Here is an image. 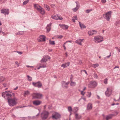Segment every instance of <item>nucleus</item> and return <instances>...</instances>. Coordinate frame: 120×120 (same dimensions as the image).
<instances>
[{
    "instance_id": "35",
    "label": "nucleus",
    "mask_w": 120,
    "mask_h": 120,
    "mask_svg": "<svg viewBox=\"0 0 120 120\" xmlns=\"http://www.w3.org/2000/svg\"><path fill=\"white\" fill-rule=\"evenodd\" d=\"M27 80L29 81H30L32 80V78L30 76L28 75L27 76Z\"/></svg>"
},
{
    "instance_id": "29",
    "label": "nucleus",
    "mask_w": 120,
    "mask_h": 120,
    "mask_svg": "<svg viewBox=\"0 0 120 120\" xmlns=\"http://www.w3.org/2000/svg\"><path fill=\"white\" fill-rule=\"evenodd\" d=\"M79 22L80 27L81 29H83L86 28V26H85V25L84 24L82 23H81V22Z\"/></svg>"
},
{
    "instance_id": "2",
    "label": "nucleus",
    "mask_w": 120,
    "mask_h": 120,
    "mask_svg": "<svg viewBox=\"0 0 120 120\" xmlns=\"http://www.w3.org/2000/svg\"><path fill=\"white\" fill-rule=\"evenodd\" d=\"M9 105L10 106H14L17 103V100L15 98L8 99Z\"/></svg>"
},
{
    "instance_id": "42",
    "label": "nucleus",
    "mask_w": 120,
    "mask_h": 120,
    "mask_svg": "<svg viewBox=\"0 0 120 120\" xmlns=\"http://www.w3.org/2000/svg\"><path fill=\"white\" fill-rule=\"evenodd\" d=\"M81 94L84 95L85 94V92H84L83 91H80Z\"/></svg>"
},
{
    "instance_id": "40",
    "label": "nucleus",
    "mask_w": 120,
    "mask_h": 120,
    "mask_svg": "<svg viewBox=\"0 0 120 120\" xmlns=\"http://www.w3.org/2000/svg\"><path fill=\"white\" fill-rule=\"evenodd\" d=\"M57 38H58L61 39L63 37V36L61 35H58L56 36Z\"/></svg>"
},
{
    "instance_id": "33",
    "label": "nucleus",
    "mask_w": 120,
    "mask_h": 120,
    "mask_svg": "<svg viewBox=\"0 0 120 120\" xmlns=\"http://www.w3.org/2000/svg\"><path fill=\"white\" fill-rule=\"evenodd\" d=\"M77 20V16H75L73 17L72 18V21L74 22H75V20Z\"/></svg>"
},
{
    "instance_id": "64",
    "label": "nucleus",
    "mask_w": 120,
    "mask_h": 120,
    "mask_svg": "<svg viewBox=\"0 0 120 120\" xmlns=\"http://www.w3.org/2000/svg\"><path fill=\"white\" fill-rule=\"evenodd\" d=\"M90 119L89 118H87L86 120H89Z\"/></svg>"
},
{
    "instance_id": "25",
    "label": "nucleus",
    "mask_w": 120,
    "mask_h": 120,
    "mask_svg": "<svg viewBox=\"0 0 120 120\" xmlns=\"http://www.w3.org/2000/svg\"><path fill=\"white\" fill-rule=\"evenodd\" d=\"M38 11L42 15H43L45 14V10L42 7L40 8Z\"/></svg>"
},
{
    "instance_id": "48",
    "label": "nucleus",
    "mask_w": 120,
    "mask_h": 120,
    "mask_svg": "<svg viewBox=\"0 0 120 120\" xmlns=\"http://www.w3.org/2000/svg\"><path fill=\"white\" fill-rule=\"evenodd\" d=\"M98 77V75H97V74H95L94 75V77L95 78H97Z\"/></svg>"
},
{
    "instance_id": "43",
    "label": "nucleus",
    "mask_w": 120,
    "mask_h": 120,
    "mask_svg": "<svg viewBox=\"0 0 120 120\" xmlns=\"http://www.w3.org/2000/svg\"><path fill=\"white\" fill-rule=\"evenodd\" d=\"M101 2L102 4H105L106 2V0H101Z\"/></svg>"
},
{
    "instance_id": "54",
    "label": "nucleus",
    "mask_w": 120,
    "mask_h": 120,
    "mask_svg": "<svg viewBox=\"0 0 120 120\" xmlns=\"http://www.w3.org/2000/svg\"><path fill=\"white\" fill-rule=\"evenodd\" d=\"M52 51V49H49V52H51Z\"/></svg>"
},
{
    "instance_id": "37",
    "label": "nucleus",
    "mask_w": 120,
    "mask_h": 120,
    "mask_svg": "<svg viewBox=\"0 0 120 120\" xmlns=\"http://www.w3.org/2000/svg\"><path fill=\"white\" fill-rule=\"evenodd\" d=\"M99 66V65L98 64H94L92 65L93 67L94 68L98 67Z\"/></svg>"
},
{
    "instance_id": "50",
    "label": "nucleus",
    "mask_w": 120,
    "mask_h": 120,
    "mask_svg": "<svg viewBox=\"0 0 120 120\" xmlns=\"http://www.w3.org/2000/svg\"><path fill=\"white\" fill-rule=\"evenodd\" d=\"M107 82V79H105L104 82Z\"/></svg>"
},
{
    "instance_id": "8",
    "label": "nucleus",
    "mask_w": 120,
    "mask_h": 120,
    "mask_svg": "<svg viewBox=\"0 0 120 120\" xmlns=\"http://www.w3.org/2000/svg\"><path fill=\"white\" fill-rule=\"evenodd\" d=\"M118 114V112H115V113L114 114H110L108 116H103V118L105 119H106V120H108L109 119H110L112 117L114 116H115L116 115Z\"/></svg>"
},
{
    "instance_id": "51",
    "label": "nucleus",
    "mask_w": 120,
    "mask_h": 120,
    "mask_svg": "<svg viewBox=\"0 0 120 120\" xmlns=\"http://www.w3.org/2000/svg\"><path fill=\"white\" fill-rule=\"evenodd\" d=\"M17 52L20 54H21L22 53V52H20L18 51Z\"/></svg>"
},
{
    "instance_id": "17",
    "label": "nucleus",
    "mask_w": 120,
    "mask_h": 120,
    "mask_svg": "<svg viewBox=\"0 0 120 120\" xmlns=\"http://www.w3.org/2000/svg\"><path fill=\"white\" fill-rule=\"evenodd\" d=\"M75 3L76 4V7L72 9L74 12H76L79 9V7L80 5L77 3V2H75Z\"/></svg>"
},
{
    "instance_id": "27",
    "label": "nucleus",
    "mask_w": 120,
    "mask_h": 120,
    "mask_svg": "<svg viewBox=\"0 0 120 120\" xmlns=\"http://www.w3.org/2000/svg\"><path fill=\"white\" fill-rule=\"evenodd\" d=\"M75 117L76 120H78L81 118V116L80 115L76 113L75 114Z\"/></svg>"
},
{
    "instance_id": "20",
    "label": "nucleus",
    "mask_w": 120,
    "mask_h": 120,
    "mask_svg": "<svg viewBox=\"0 0 120 120\" xmlns=\"http://www.w3.org/2000/svg\"><path fill=\"white\" fill-rule=\"evenodd\" d=\"M32 84L34 86L38 87H40L42 85L41 83H32Z\"/></svg>"
},
{
    "instance_id": "41",
    "label": "nucleus",
    "mask_w": 120,
    "mask_h": 120,
    "mask_svg": "<svg viewBox=\"0 0 120 120\" xmlns=\"http://www.w3.org/2000/svg\"><path fill=\"white\" fill-rule=\"evenodd\" d=\"M74 110L75 112H76L78 110V108L77 107H75L74 108Z\"/></svg>"
},
{
    "instance_id": "7",
    "label": "nucleus",
    "mask_w": 120,
    "mask_h": 120,
    "mask_svg": "<svg viewBox=\"0 0 120 120\" xmlns=\"http://www.w3.org/2000/svg\"><path fill=\"white\" fill-rule=\"evenodd\" d=\"M46 38L45 36L41 35L38 37L37 40L38 42L44 41H46Z\"/></svg>"
},
{
    "instance_id": "13",
    "label": "nucleus",
    "mask_w": 120,
    "mask_h": 120,
    "mask_svg": "<svg viewBox=\"0 0 120 120\" xmlns=\"http://www.w3.org/2000/svg\"><path fill=\"white\" fill-rule=\"evenodd\" d=\"M97 33V31L95 30H90L88 32V34L89 36L92 35Z\"/></svg>"
},
{
    "instance_id": "4",
    "label": "nucleus",
    "mask_w": 120,
    "mask_h": 120,
    "mask_svg": "<svg viewBox=\"0 0 120 120\" xmlns=\"http://www.w3.org/2000/svg\"><path fill=\"white\" fill-rule=\"evenodd\" d=\"M49 115V112L46 111H44L41 114V117L42 119L45 120L48 118Z\"/></svg>"
},
{
    "instance_id": "22",
    "label": "nucleus",
    "mask_w": 120,
    "mask_h": 120,
    "mask_svg": "<svg viewBox=\"0 0 120 120\" xmlns=\"http://www.w3.org/2000/svg\"><path fill=\"white\" fill-rule=\"evenodd\" d=\"M34 8L36 9L38 11L41 7L38 5V4H34Z\"/></svg>"
},
{
    "instance_id": "46",
    "label": "nucleus",
    "mask_w": 120,
    "mask_h": 120,
    "mask_svg": "<svg viewBox=\"0 0 120 120\" xmlns=\"http://www.w3.org/2000/svg\"><path fill=\"white\" fill-rule=\"evenodd\" d=\"M15 64H16L17 65L18 67H19V64L17 61L15 62Z\"/></svg>"
},
{
    "instance_id": "21",
    "label": "nucleus",
    "mask_w": 120,
    "mask_h": 120,
    "mask_svg": "<svg viewBox=\"0 0 120 120\" xmlns=\"http://www.w3.org/2000/svg\"><path fill=\"white\" fill-rule=\"evenodd\" d=\"M41 103V101L39 100H36L33 101V104L35 105H40Z\"/></svg>"
},
{
    "instance_id": "3",
    "label": "nucleus",
    "mask_w": 120,
    "mask_h": 120,
    "mask_svg": "<svg viewBox=\"0 0 120 120\" xmlns=\"http://www.w3.org/2000/svg\"><path fill=\"white\" fill-rule=\"evenodd\" d=\"M112 12L111 11H108L106 13L104 14L103 16L104 18L108 21L110 20Z\"/></svg>"
},
{
    "instance_id": "45",
    "label": "nucleus",
    "mask_w": 120,
    "mask_h": 120,
    "mask_svg": "<svg viewBox=\"0 0 120 120\" xmlns=\"http://www.w3.org/2000/svg\"><path fill=\"white\" fill-rule=\"evenodd\" d=\"M70 85L71 86H75V83H71Z\"/></svg>"
},
{
    "instance_id": "47",
    "label": "nucleus",
    "mask_w": 120,
    "mask_h": 120,
    "mask_svg": "<svg viewBox=\"0 0 120 120\" xmlns=\"http://www.w3.org/2000/svg\"><path fill=\"white\" fill-rule=\"evenodd\" d=\"M51 7L52 8H54L55 7V5L54 4H52L51 5Z\"/></svg>"
},
{
    "instance_id": "16",
    "label": "nucleus",
    "mask_w": 120,
    "mask_h": 120,
    "mask_svg": "<svg viewBox=\"0 0 120 120\" xmlns=\"http://www.w3.org/2000/svg\"><path fill=\"white\" fill-rule=\"evenodd\" d=\"M59 25L61 28L64 30L68 29L69 27L68 25L64 24L61 25L59 24Z\"/></svg>"
},
{
    "instance_id": "18",
    "label": "nucleus",
    "mask_w": 120,
    "mask_h": 120,
    "mask_svg": "<svg viewBox=\"0 0 120 120\" xmlns=\"http://www.w3.org/2000/svg\"><path fill=\"white\" fill-rule=\"evenodd\" d=\"M70 63L69 62L63 64L61 65V67L64 69L67 67L68 66L70 65Z\"/></svg>"
},
{
    "instance_id": "44",
    "label": "nucleus",
    "mask_w": 120,
    "mask_h": 120,
    "mask_svg": "<svg viewBox=\"0 0 120 120\" xmlns=\"http://www.w3.org/2000/svg\"><path fill=\"white\" fill-rule=\"evenodd\" d=\"M91 11H92L91 10H87L86 11V12L87 13H89Z\"/></svg>"
},
{
    "instance_id": "19",
    "label": "nucleus",
    "mask_w": 120,
    "mask_h": 120,
    "mask_svg": "<svg viewBox=\"0 0 120 120\" xmlns=\"http://www.w3.org/2000/svg\"><path fill=\"white\" fill-rule=\"evenodd\" d=\"M83 39H79L76 40L75 41V42L80 45H82L81 43L83 41Z\"/></svg>"
},
{
    "instance_id": "28",
    "label": "nucleus",
    "mask_w": 120,
    "mask_h": 120,
    "mask_svg": "<svg viewBox=\"0 0 120 120\" xmlns=\"http://www.w3.org/2000/svg\"><path fill=\"white\" fill-rule=\"evenodd\" d=\"M6 79L4 77L0 75V82H4Z\"/></svg>"
},
{
    "instance_id": "52",
    "label": "nucleus",
    "mask_w": 120,
    "mask_h": 120,
    "mask_svg": "<svg viewBox=\"0 0 120 120\" xmlns=\"http://www.w3.org/2000/svg\"><path fill=\"white\" fill-rule=\"evenodd\" d=\"M65 55L66 57L67 56H68V53L67 52H66L65 53Z\"/></svg>"
},
{
    "instance_id": "5",
    "label": "nucleus",
    "mask_w": 120,
    "mask_h": 120,
    "mask_svg": "<svg viewBox=\"0 0 120 120\" xmlns=\"http://www.w3.org/2000/svg\"><path fill=\"white\" fill-rule=\"evenodd\" d=\"M50 57L49 56L47 55L44 56L43 58L40 61V62L41 63L42 62L46 63L48 61V60H50Z\"/></svg>"
},
{
    "instance_id": "6",
    "label": "nucleus",
    "mask_w": 120,
    "mask_h": 120,
    "mask_svg": "<svg viewBox=\"0 0 120 120\" xmlns=\"http://www.w3.org/2000/svg\"><path fill=\"white\" fill-rule=\"evenodd\" d=\"M33 97L34 98H40L42 97L41 94L38 93H34L32 94Z\"/></svg>"
},
{
    "instance_id": "32",
    "label": "nucleus",
    "mask_w": 120,
    "mask_h": 120,
    "mask_svg": "<svg viewBox=\"0 0 120 120\" xmlns=\"http://www.w3.org/2000/svg\"><path fill=\"white\" fill-rule=\"evenodd\" d=\"M44 7L46 8V10L48 11H49L50 10V8L46 4H44Z\"/></svg>"
},
{
    "instance_id": "36",
    "label": "nucleus",
    "mask_w": 120,
    "mask_h": 120,
    "mask_svg": "<svg viewBox=\"0 0 120 120\" xmlns=\"http://www.w3.org/2000/svg\"><path fill=\"white\" fill-rule=\"evenodd\" d=\"M87 96L88 98H90L91 95V92H87Z\"/></svg>"
},
{
    "instance_id": "53",
    "label": "nucleus",
    "mask_w": 120,
    "mask_h": 120,
    "mask_svg": "<svg viewBox=\"0 0 120 120\" xmlns=\"http://www.w3.org/2000/svg\"><path fill=\"white\" fill-rule=\"evenodd\" d=\"M63 47H64V49L65 50H66V47L65 45H63Z\"/></svg>"
},
{
    "instance_id": "15",
    "label": "nucleus",
    "mask_w": 120,
    "mask_h": 120,
    "mask_svg": "<svg viewBox=\"0 0 120 120\" xmlns=\"http://www.w3.org/2000/svg\"><path fill=\"white\" fill-rule=\"evenodd\" d=\"M1 12L5 15H8L9 13V10L8 9H3L1 10Z\"/></svg>"
},
{
    "instance_id": "34",
    "label": "nucleus",
    "mask_w": 120,
    "mask_h": 120,
    "mask_svg": "<svg viewBox=\"0 0 120 120\" xmlns=\"http://www.w3.org/2000/svg\"><path fill=\"white\" fill-rule=\"evenodd\" d=\"M68 111L70 112V114H71L72 111V108L71 106H69L68 107Z\"/></svg>"
},
{
    "instance_id": "38",
    "label": "nucleus",
    "mask_w": 120,
    "mask_h": 120,
    "mask_svg": "<svg viewBox=\"0 0 120 120\" xmlns=\"http://www.w3.org/2000/svg\"><path fill=\"white\" fill-rule=\"evenodd\" d=\"M29 94L30 93L28 91H26L25 92L24 95L25 96L26 95Z\"/></svg>"
},
{
    "instance_id": "14",
    "label": "nucleus",
    "mask_w": 120,
    "mask_h": 120,
    "mask_svg": "<svg viewBox=\"0 0 120 120\" xmlns=\"http://www.w3.org/2000/svg\"><path fill=\"white\" fill-rule=\"evenodd\" d=\"M43 63H41V64H40V66L37 68L38 69H39L41 68H45L46 67V64Z\"/></svg>"
},
{
    "instance_id": "10",
    "label": "nucleus",
    "mask_w": 120,
    "mask_h": 120,
    "mask_svg": "<svg viewBox=\"0 0 120 120\" xmlns=\"http://www.w3.org/2000/svg\"><path fill=\"white\" fill-rule=\"evenodd\" d=\"M52 18L56 20H62L63 19L62 17L57 15H52L51 16Z\"/></svg>"
},
{
    "instance_id": "55",
    "label": "nucleus",
    "mask_w": 120,
    "mask_h": 120,
    "mask_svg": "<svg viewBox=\"0 0 120 120\" xmlns=\"http://www.w3.org/2000/svg\"><path fill=\"white\" fill-rule=\"evenodd\" d=\"M69 42L70 43H71L72 42V41H66V42Z\"/></svg>"
},
{
    "instance_id": "57",
    "label": "nucleus",
    "mask_w": 120,
    "mask_h": 120,
    "mask_svg": "<svg viewBox=\"0 0 120 120\" xmlns=\"http://www.w3.org/2000/svg\"><path fill=\"white\" fill-rule=\"evenodd\" d=\"M119 68V67H118V66H116L114 68V69H115V68Z\"/></svg>"
},
{
    "instance_id": "56",
    "label": "nucleus",
    "mask_w": 120,
    "mask_h": 120,
    "mask_svg": "<svg viewBox=\"0 0 120 120\" xmlns=\"http://www.w3.org/2000/svg\"><path fill=\"white\" fill-rule=\"evenodd\" d=\"M18 88V87L17 86L15 88H14V90H16Z\"/></svg>"
},
{
    "instance_id": "1",
    "label": "nucleus",
    "mask_w": 120,
    "mask_h": 120,
    "mask_svg": "<svg viewBox=\"0 0 120 120\" xmlns=\"http://www.w3.org/2000/svg\"><path fill=\"white\" fill-rule=\"evenodd\" d=\"M103 38L101 36H95L94 38V41L96 43H99L103 41Z\"/></svg>"
},
{
    "instance_id": "30",
    "label": "nucleus",
    "mask_w": 120,
    "mask_h": 120,
    "mask_svg": "<svg viewBox=\"0 0 120 120\" xmlns=\"http://www.w3.org/2000/svg\"><path fill=\"white\" fill-rule=\"evenodd\" d=\"M49 43L50 45H55V43L54 41H51V39H50L49 40Z\"/></svg>"
},
{
    "instance_id": "62",
    "label": "nucleus",
    "mask_w": 120,
    "mask_h": 120,
    "mask_svg": "<svg viewBox=\"0 0 120 120\" xmlns=\"http://www.w3.org/2000/svg\"><path fill=\"white\" fill-rule=\"evenodd\" d=\"M46 105H45L44 106V108L45 109V108H46Z\"/></svg>"
},
{
    "instance_id": "49",
    "label": "nucleus",
    "mask_w": 120,
    "mask_h": 120,
    "mask_svg": "<svg viewBox=\"0 0 120 120\" xmlns=\"http://www.w3.org/2000/svg\"><path fill=\"white\" fill-rule=\"evenodd\" d=\"M118 104H119L118 103H116V104H115V103H113L112 104H111V105L113 106V105H118Z\"/></svg>"
},
{
    "instance_id": "23",
    "label": "nucleus",
    "mask_w": 120,
    "mask_h": 120,
    "mask_svg": "<svg viewBox=\"0 0 120 120\" xmlns=\"http://www.w3.org/2000/svg\"><path fill=\"white\" fill-rule=\"evenodd\" d=\"M92 104L89 103L87 105V109L88 110H90L92 109Z\"/></svg>"
},
{
    "instance_id": "39",
    "label": "nucleus",
    "mask_w": 120,
    "mask_h": 120,
    "mask_svg": "<svg viewBox=\"0 0 120 120\" xmlns=\"http://www.w3.org/2000/svg\"><path fill=\"white\" fill-rule=\"evenodd\" d=\"M29 1V0H26L24 1L23 3V5H26L27 4Z\"/></svg>"
},
{
    "instance_id": "63",
    "label": "nucleus",
    "mask_w": 120,
    "mask_h": 120,
    "mask_svg": "<svg viewBox=\"0 0 120 120\" xmlns=\"http://www.w3.org/2000/svg\"><path fill=\"white\" fill-rule=\"evenodd\" d=\"M110 56V55L109 56H107V57L108 58H109Z\"/></svg>"
},
{
    "instance_id": "12",
    "label": "nucleus",
    "mask_w": 120,
    "mask_h": 120,
    "mask_svg": "<svg viewBox=\"0 0 120 120\" xmlns=\"http://www.w3.org/2000/svg\"><path fill=\"white\" fill-rule=\"evenodd\" d=\"M112 90L109 88H108L107 90L105 92V94L106 96L109 97L111 94Z\"/></svg>"
},
{
    "instance_id": "60",
    "label": "nucleus",
    "mask_w": 120,
    "mask_h": 120,
    "mask_svg": "<svg viewBox=\"0 0 120 120\" xmlns=\"http://www.w3.org/2000/svg\"><path fill=\"white\" fill-rule=\"evenodd\" d=\"M2 31L1 28L0 27V33Z\"/></svg>"
},
{
    "instance_id": "9",
    "label": "nucleus",
    "mask_w": 120,
    "mask_h": 120,
    "mask_svg": "<svg viewBox=\"0 0 120 120\" xmlns=\"http://www.w3.org/2000/svg\"><path fill=\"white\" fill-rule=\"evenodd\" d=\"M60 117V115L56 112H54L52 115V118L53 119H57Z\"/></svg>"
},
{
    "instance_id": "11",
    "label": "nucleus",
    "mask_w": 120,
    "mask_h": 120,
    "mask_svg": "<svg viewBox=\"0 0 120 120\" xmlns=\"http://www.w3.org/2000/svg\"><path fill=\"white\" fill-rule=\"evenodd\" d=\"M2 96L4 98L5 96H6L8 98L11 97V94L10 92L6 91L2 93Z\"/></svg>"
},
{
    "instance_id": "61",
    "label": "nucleus",
    "mask_w": 120,
    "mask_h": 120,
    "mask_svg": "<svg viewBox=\"0 0 120 120\" xmlns=\"http://www.w3.org/2000/svg\"><path fill=\"white\" fill-rule=\"evenodd\" d=\"M117 50L119 52H120V49H118Z\"/></svg>"
},
{
    "instance_id": "59",
    "label": "nucleus",
    "mask_w": 120,
    "mask_h": 120,
    "mask_svg": "<svg viewBox=\"0 0 120 120\" xmlns=\"http://www.w3.org/2000/svg\"><path fill=\"white\" fill-rule=\"evenodd\" d=\"M86 89V87H84L83 90V91H84Z\"/></svg>"
},
{
    "instance_id": "26",
    "label": "nucleus",
    "mask_w": 120,
    "mask_h": 120,
    "mask_svg": "<svg viewBox=\"0 0 120 120\" xmlns=\"http://www.w3.org/2000/svg\"><path fill=\"white\" fill-rule=\"evenodd\" d=\"M51 23H50L47 25L46 27L47 31V32H49L51 29Z\"/></svg>"
},
{
    "instance_id": "58",
    "label": "nucleus",
    "mask_w": 120,
    "mask_h": 120,
    "mask_svg": "<svg viewBox=\"0 0 120 120\" xmlns=\"http://www.w3.org/2000/svg\"><path fill=\"white\" fill-rule=\"evenodd\" d=\"M84 71L85 72V73H86V74L87 75V72H86V71H85V70H84Z\"/></svg>"
},
{
    "instance_id": "31",
    "label": "nucleus",
    "mask_w": 120,
    "mask_h": 120,
    "mask_svg": "<svg viewBox=\"0 0 120 120\" xmlns=\"http://www.w3.org/2000/svg\"><path fill=\"white\" fill-rule=\"evenodd\" d=\"M69 83H62V86L64 88H67Z\"/></svg>"
},
{
    "instance_id": "24",
    "label": "nucleus",
    "mask_w": 120,
    "mask_h": 120,
    "mask_svg": "<svg viewBox=\"0 0 120 120\" xmlns=\"http://www.w3.org/2000/svg\"><path fill=\"white\" fill-rule=\"evenodd\" d=\"M97 85V83H90L89 85V86L90 87L93 88L95 87Z\"/></svg>"
}]
</instances>
